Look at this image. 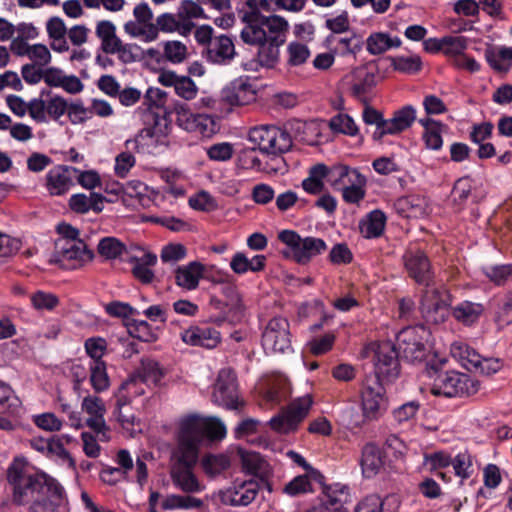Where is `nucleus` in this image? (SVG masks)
I'll return each instance as SVG.
<instances>
[{
	"instance_id": "obj_1",
	"label": "nucleus",
	"mask_w": 512,
	"mask_h": 512,
	"mask_svg": "<svg viewBox=\"0 0 512 512\" xmlns=\"http://www.w3.org/2000/svg\"><path fill=\"white\" fill-rule=\"evenodd\" d=\"M226 427L217 417L191 415L181 420L177 444L171 454L170 476L173 484L185 493H198L204 487L192 471L197 463L199 447L204 438L221 440Z\"/></svg>"
},
{
	"instance_id": "obj_2",
	"label": "nucleus",
	"mask_w": 512,
	"mask_h": 512,
	"mask_svg": "<svg viewBox=\"0 0 512 512\" xmlns=\"http://www.w3.org/2000/svg\"><path fill=\"white\" fill-rule=\"evenodd\" d=\"M7 479L13 486V498L24 505L32 501L30 512H57L65 502L64 488L43 472L31 471L23 457L13 460L7 470Z\"/></svg>"
},
{
	"instance_id": "obj_3",
	"label": "nucleus",
	"mask_w": 512,
	"mask_h": 512,
	"mask_svg": "<svg viewBox=\"0 0 512 512\" xmlns=\"http://www.w3.org/2000/svg\"><path fill=\"white\" fill-rule=\"evenodd\" d=\"M430 391L435 396L447 398L463 397L475 394L479 385L468 375L456 371H443L430 368Z\"/></svg>"
},
{
	"instance_id": "obj_4",
	"label": "nucleus",
	"mask_w": 512,
	"mask_h": 512,
	"mask_svg": "<svg viewBox=\"0 0 512 512\" xmlns=\"http://www.w3.org/2000/svg\"><path fill=\"white\" fill-rule=\"evenodd\" d=\"M278 238L288 248L285 255L302 265L309 263L314 257L322 254L327 249L323 239L311 236L301 237L293 230L281 231Z\"/></svg>"
},
{
	"instance_id": "obj_5",
	"label": "nucleus",
	"mask_w": 512,
	"mask_h": 512,
	"mask_svg": "<svg viewBox=\"0 0 512 512\" xmlns=\"http://www.w3.org/2000/svg\"><path fill=\"white\" fill-rule=\"evenodd\" d=\"M362 416L351 420L353 426H360L364 420H376L386 409L385 390L378 377H366L361 388Z\"/></svg>"
},
{
	"instance_id": "obj_6",
	"label": "nucleus",
	"mask_w": 512,
	"mask_h": 512,
	"mask_svg": "<svg viewBox=\"0 0 512 512\" xmlns=\"http://www.w3.org/2000/svg\"><path fill=\"white\" fill-rule=\"evenodd\" d=\"M249 140L267 154L285 153L292 147V136L287 128L261 125L249 131Z\"/></svg>"
},
{
	"instance_id": "obj_7",
	"label": "nucleus",
	"mask_w": 512,
	"mask_h": 512,
	"mask_svg": "<svg viewBox=\"0 0 512 512\" xmlns=\"http://www.w3.org/2000/svg\"><path fill=\"white\" fill-rule=\"evenodd\" d=\"M426 287L420 302L422 317L429 324H441L450 315V294L444 287Z\"/></svg>"
},
{
	"instance_id": "obj_8",
	"label": "nucleus",
	"mask_w": 512,
	"mask_h": 512,
	"mask_svg": "<svg viewBox=\"0 0 512 512\" xmlns=\"http://www.w3.org/2000/svg\"><path fill=\"white\" fill-rule=\"evenodd\" d=\"M261 343L266 354H283L291 351L288 320L281 316L270 319L263 330Z\"/></svg>"
},
{
	"instance_id": "obj_9",
	"label": "nucleus",
	"mask_w": 512,
	"mask_h": 512,
	"mask_svg": "<svg viewBox=\"0 0 512 512\" xmlns=\"http://www.w3.org/2000/svg\"><path fill=\"white\" fill-rule=\"evenodd\" d=\"M312 404L313 400L309 394L295 399L282 414L270 419V426L280 433H289L295 430L308 415Z\"/></svg>"
},
{
	"instance_id": "obj_10",
	"label": "nucleus",
	"mask_w": 512,
	"mask_h": 512,
	"mask_svg": "<svg viewBox=\"0 0 512 512\" xmlns=\"http://www.w3.org/2000/svg\"><path fill=\"white\" fill-rule=\"evenodd\" d=\"M212 401L230 410H237L243 405L239 400L237 378L231 369L224 368L219 371L212 392Z\"/></svg>"
},
{
	"instance_id": "obj_11",
	"label": "nucleus",
	"mask_w": 512,
	"mask_h": 512,
	"mask_svg": "<svg viewBox=\"0 0 512 512\" xmlns=\"http://www.w3.org/2000/svg\"><path fill=\"white\" fill-rule=\"evenodd\" d=\"M55 256L63 267L77 269L93 259V252L82 240H57Z\"/></svg>"
},
{
	"instance_id": "obj_12",
	"label": "nucleus",
	"mask_w": 512,
	"mask_h": 512,
	"mask_svg": "<svg viewBox=\"0 0 512 512\" xmlns=\"http://www.w3.org/2000/svg\"><path fill=\"white\" fill-rule=\"evenodd\" d=\"M426 335L427 331L422 325L402 329L397 335V347L401 356L410 362L423 360L426 354Z\"/></svg>"
},
{
	"instance_id": "obj_13",
	"label": "nucleus",
	"mask_w": 512,
	"mask_h": 512,
	"mask_svg": "<svg viewBox=\"0 0 512 512\" xmlns=\"http://www.w3.org/2000/svg\"><path fill=\"white\" fill-rule=\"evenodd\" d=\"M81 409L88 415L85 421L86 426L97 434L100 441H108L110 436L109 428L104 419L106 407L103 400L97 395L88 394L82 400Z\"/></svg>"
},
{
	"instance_id": "obj_14",
	"label": "nucleus",
	"mask_w": 512,
	"mask_h": 512,
	"mask_svg": "<svg viewBox=\"0 0 512 512\" xmlns=\"http://www.w3.org/2000/svg\"><path fill=\"white\" fill-rule=\"evenodd\" d=\"M176 123L183 130L209 137L215 132L214 119L206 114H194L187 105L181 104L175 108Z\"/></svg>"
},
{
	"instance_id": "obj_15",
	"label": "nucleus",
	"mask_w": 512,
	"mask_h": 512,
	"mask_svg": "<svg viewBox=\"0 0 512 512\" xmlns=\"http://www.w3.org/2000/svg\"><path fill=\"white\" fill-rule=\"evenodd\" d=\"M260 484L255 480H236L226 489L219 491L220 501L230 506H247L259 493Z\"/></svg>"
},
{
	"instance_id": "obj_16",
	"label": "nucleus",
	"mask_w": 512,
	"mask_h": 512,
	"mask_svg": "<svg viewBox=\"0 0 512 512\" xmlns=\"http://www.w3.org/2000/svg\"><path fill=\"white\" fill-rule=\"evenodd\" d=\"M375 374L368 377H378L388 381L395 379L399 374L398 353L395 347L385 342L378 346L374 354Z\"/></svg>"
},
{
	"instance_id": "obj_17",
	"label": "nucleus",
	"mask_w": 512,
	"mask_h": 512,
	"mask_svg": "<svg viewBox=\"0 0 512 512\" xmlns=\"http://www.w3.org/2000/svg\"><path fill=\"white\" fill-rule=\"evenodd\" d=\"M78 169L72 166L56 165L45 175V188L51 196H63L74 186Z\"/></svg>"
},
{
	"instance_id": "obj_18",
	"label": "nucleus",
	"mask_w": 512,
	"mask_h": 512,
	"mask_svg": "<svg viewBox=\"0 0 512 512\" xmlns=\"http://www.w3.org/2000/svg\"><path fill=\"white\" fill-rule=\"evenodd\" d=\"M405 269L418 284L429 286L433 272L427 255L419 249H409L403 255Z\"/></svg>"
},
{
	"instance_id": "obj_19",
	"label": "nucleus",
	"mask_w": 512,
	"mask_h": 512,
	"mask_svg": "<svg viewBox=\"0 0 512 512\" xmlns=\"http://www.w3.org/2000/svg\"><path fill=\"white\" fill-rule=\"evenodd\" d=\"M181 340L189 346L214 349L221 342V333L208 325H193L180 333Z\"/></svg>"
},
{
	"instance_id": "obj_20",
	"label": "nucleus",
	"mask_w": 512,
	"mask_h": 512,
	"mask_svg": "<svg viewBox=\"0 0 512 512\" xmlns=\"http://www.w3.org/2000/svg\"><path fill=\"white\" fill-rule=\"evenodd\" d=\"M222 100L231 106L248 105L256 100V91L248 78H237L221 92Z\"/></svg>"
},
{
	"instance_id": "obj_21",
	"label": "nucleus",
	"mask_w": 512,
	"mask_h": 512,
	"mask_svg": "<svg viewBox=\"0 0 512 512\" xmlns=\"http://www.w3.org/2000/svg\"><path fill=\"white\" fill-rule=\"evenodd\" d=\"M201 55L211 64L227 65L234 59L236 51L232 39L221 34L205 50H201Z\"/></svg>"
},
{
	"instance_id": "obj_22",
	"label": "nucleus",
	"mask_w": 512,
	"mask_h": 512,
	"mask_svg": "<svg viewBox=\"0 0 512 512\" xmlns=\"http://www.w3.org/2000/svg\"><path fill=\"white\" fill-rule=\"evenodd\" d=\"M45 84L51 88H61L71 95L80 94L84 90V84L78 76L53 66L48 67Z\"/></svg>"
},
{
	"instance_id": "obj_23",
	"label": "nucleus",
	"mask_w": 512,
	"mask_h": 512,
	"mask_svg": "<svg viewBox=\"0 0 512 512\" xmlns=\"http://www.w3.org/2000/svg\"><path fill=\"white\" fill-rule=\"evenodd\" d=\"M158 82L165 87H173L175 93L185 100L194 99L198 93V87L190 77L179 76L173 71L160 72Z\"/></svg>"
},
{
	"instance_id": "obj_24",
	"label": "nucleus",
	"mask_w": 512,
	"mask_h": 512,
	"mask_svg": "<svg viewBox=\"0 0 512 512\" xmlns=\"http://www.w3.org/2000/svg\"><path fill=\"white\" fill-rule=\"evenodd\" d=\"M262 28L266 34L265 41L284 44L289 32L288 21L280 15H261Z\"/></svg>"
},
{
	"instance_id": "obj_25",
	"label": "nucleus",
	"mask_w": 512,
	"mask_h": 512,
	"mask_svg": "<svg viewBox=\"0 0 512 512\" xmlns=\"http://www.w3.org/2000/svg\"><path fill=\"white\" fill-rule=\"evenodd\" d=\"M204 270L203 264L197 261L179 266L175 270V283L182 289L195 290L203 277Z\"/></svg>"
},
{
	"instance_id": "obj_26",
	"label": "nucleus",
	"mask_w": 512,
	"mask_h": 512,
	"mask_svg": "<svg viewBox=\"0 0 512 512\" xmlns=\"http://www.w3.org/2000/svg\"><path fill=\"white\" fill-rule=\"evenodd\" d=\"M363 176L356 168L347 165L337 164L327 166V182L336 191H341L355 180Z\"/></svg>"
},
{
	"instance_id": "obj_27",
	"label": "nucleus",
	"mask_w": 512,
	"mask_h": 512,
	"mask_svg": "<svg viewBox=\"0 0 512 512\" xmlns=\"http://www.w3.org/2000/svg\"><path fill=\"white\" fill-rule=\"evenodd\" d=\"M116 462L119 467H107L102 470L100 478L103 482L113 485L125 477L134 467L131 454L126 449H121L116 455Z\"/></svg>"
},
{
	"instance_id": "obj_28",
	"label": "nucleus",
	"mask_w": 512,
	"mask_h": 512,
	"mask_svg": "<svg viewBox=\"0 0 512 512\" xmlns=\"http://www.w3.org/2000/svg\"><path fill=\"white\" fill-rule=\"evenodd\" d=\"M67 27L62 18L58 16L50 17L46 22V32L50 40L52 50L58 53H64L69 50L66 39Z\"/></svg>"
},
{
	"instance_id": "obj_29",
	"label": "nucleus",
	"mask_w": 512,
	"mask_h": 512,
	"mask_svg": "<svg viewBox=\"0 0 512 512\" xmlns=\"http://www.w3.org/2000/svg\"><path fill=\"white\" fill-rule=\"evenodd\" d=\"M104 200V196L98 193H78L70 197L69 206L72 211L79 214H85L90 210L100 213L104 209Z\"/></svg>"
},
{
	"instance_id": "obj_30",
	"label": "nucleus",
	"mask_w": 512,
	"mask_h": 512,
	"mask_svg": "<svg viewBox=\"0 0 512 512\" xmlns=\"http://www.w3.org/2000/svg\"><path fill=\"white\" fill-rule=\"evenodd\" d=\"M383 466L384 461L380 449L373 444L365 445L361 456V467L364 477L372 478L376 476Z\"/></svg>"
},
{
	"instance_id": "obj_31",
	"label": "nucleus",
	"mask_w": 512,
	"mask_h": 512,
	"mask_svg": "<svg viewBox=\"0 0 512 512\" xmlns=\"http://www.w3.org/2000/svg\"><path fill=\"white\" fill-rule=\"evenodd\" d=\"M376 85V76L367 68L360 67L353 71L350 84L353 96L362 99Z\"/></svg>"
},
{
	"instance_id": "obj_32",
	"label": "nucleus",
	"mask_w": 512,
	"mask_h": 512,
	"mask_svg": "<svg viewBox=\"0 0 512 512\" xmlns=\"http://www.w3.org/2000/svg\"><path fill=\"white\" fill-rule=\"evenodd\" d=\"M95 35L100 40L101 49L109 54L122 40L117 36V28L110 20H100L95 26Z\"/></svg>"
},
{
	"instance_id": "obj_33",
	"label": "nucleus",
	"mask_w": 512,
	"mask_h": 512,
	"mask_svg": "<svg viewBox=\"0 0 512 512\" xmlns=\"http://www.w3.org/2000/svg\"><path fill=\"white\" fill-rule=\"evenodd\" d=\"M416 119V110L408 105L394 113L391 119L387 120L384 131L387 135H394L408 129Z\"/></svg>"
},
{
	"instance_id": "obj_34",
	"label": "nucleus",
	"mask_w": 512,
	"mask_h": 512,
	"mask_svg": "<svg viewBox=\"0 0 512 512\" xmlns=\"http://www.w3.org/2000/svg\"><path fill=\"white\" fill-rule=\"evenodd\" d=\"M350 500L349 489L340 483L325 488L321 506L328 507L331 512H341V507Z\"/></svg>"
},
{
	"instance_id": "obj_35",
	"label": "nucleus",
	"mask_w": 512,
	"mask_h": 512,
	"mask_svg": "<svg viewBox=\"0 0 512 512\" xmlns=\"http://www.w3.org/2000/svg\"><path fill=\"white\" fill-rule=\"evenodd\" d=\"M402 44L399 37H392L387 33H372L366 40V49L371 55H380L390 50L398 48Z\"/></svg>"
},
{
	"instance_id": "obj_36",
	"label": "nucleus",
	"mask_w": 512,
	"mask_h": 512,
	"mask_svg": "<svg viewBox=\"0 0 512 512\" xmlns=\"http://www.w3.org/2000/svg\"><path fill=\"white\" fill-rule=\"evenodd\" d=\"M484 311L483 305L471 301H463L452 308L450 313L458 322L470 326L478 321Z\"/></svg>"
},
{
	"instance_id": "obj_37",
	"label": "nucleus",
	"mask_w": 512,
	"mask_h": 512,
	"mask_svg": "<svg viewBox=\"0 0 512 512\" xmlns=\"http://www.w3.org/2000/svg\"><path fill=\"white\" fill-rule=\"evenodd\" d=\"M385 223V214L380 210H374L360 223V232L365 238H377L383 233Z\"/></svg>"
},
{
	"instance_id": "obj_38",
	"label": "nucleus",
	"mask_w": 512,
	"mask_h": 512,
	"mask_svg": "<svg viewBox=\"0 0 512 512\" xmlns=\"http://www.w3.org/2000/svg\"><path fill=\"white\" fill-rule=\"evenodd\" d=\"M451 354L458 359L464 368L475 371V367L479 364L481 355L462 342H454L451 344Z\"/></svg>"
},
{
	"instance_id": "obj_39",
	"label": "nucleus",
	"mask_w": 512,
	"mask_h": 512,
	"mask_svg": "<svg viewBox=\"0 0 512 512\" xmlns=\"http://www.w3.org/2000/svg\"><path fill=\"white\" fill-rule=\"evenodd\" d=\"M324 178L327 179V166L316 164L309 169V175L302 181V187L309 194H319L324 189Z\"/></svg>"
},
{
	"instance_id": "obj_40",
	"label": "nucleus",
	"mask_w": 512,
	"mask_h": 512,
	"mask_svg": "<svg viewBox=\"0 0 512 512\" xmlns=\"http://www.w3.org/2000/svg\"><path fill=\"white\" fill-rule=\"evenodd\" d=\"M179 15L176 12L162 13L156 18V25L158 30L164 33H178L181 36H188L190 33L187 30V24L182 23Z\"/></svg>"
},
{
	"instance_id": "obj_41",
	"label": "nucleus",
	"mask_w": 512,
	"mask_h": 512,
	"mask_svg": "<svg viewBox=\"0 0 512 512\" xmlns=\"http://www.w3.org/2000/svg\"><path fill=\"white\" fill-rule=\"evenodd\" d=\"M240 457L242 468L246 473L258 477H264L267 474V463L259 453L240 450Z\"/></svg>"
},
{
	"instance_id": "obj_42",
	"label": "nucleus",
	"mask_w": 512,
	"mask_h": 512,
	"mask_svg": "<svg viewBox=\"0 0 512 512\" xmlns=\"http://www.w3.org/2000/svg\"><path fill=\"white\" fill-rule=\"evenodd\" d=\"M126 251V245L116 237H104L97 245L98 254L105 260L120 258Z\"/></svg>"
},
{
	"instance_id": "obj_43",
	"label": "nucleus",
	"mask_w": 512,
	"mask_h": 512,
	"mask_svg": "<svg viewBox=\"0 0 512 512\" xmlns=\"http://www.w3.org/2000/svg\"><path fill=\"white\" fill-rule=\"evenodd\" d=\"M90 384L96 393L107 390L110 386V380L104 361H90Z\"/></svg>"
},
{
	"instance_id": "obj_44",
	"label": "nucleus",
	"mask_w": 512,
	"mask_h": 512,
	"mask_svg": "<svg viewBox=\"0 0 512 512\" xmlns=\"http://www.w3.org/2000/svg\"><path fill=\"white\" fill-rule=\"evenodd\" d=\"M177 13L178 18L182 23L187 24V30L191 33L195 27L193 20L201 18L204 15V10L199 3L193 0H183L177 9Z\"/></svg>"
},
{
	"instance_id": "obj_45",
	"label": "nucleus",
	"mask_w": 512,
	"mask_h": 512,
	"mask_svg": "<svg viewBox=\"0 0 512 512\" xmlns=\"http://www.w3.org/2000/svg\"><path fill=\"white\" fill-rule=\"evenodd\" d=\"M164 375L165 371L157 361L150 358L141 361L139 377L143 382L158 385Z\"/></svg>"
},
{
	"instance_id": "obj_46",
	"label": "nucleus",
	"mask_w": 512,
	"mask_h": 512,
	"mask_svg": "<svg viewBox=\"0 0 512 512\" xmlns=\"http://www.w3.org/2000/svg\"><path fill=\"white\" fill-rule=\"evenodd\" d=\"M283 44L264 41L258 47L257 59L261 66L272 68L274 67L280 57V47Z\"/></svg>"
},
{
	"instance_id": "obj_47",
	"label": "nucleus",
	"mask_w": 512,
	"mask_h": 512,
	"mask_svg": "<svg viewBox=\"0 0 512 512\" xmlns=\"http://www.w3.org/2000/svg\"><path fill=\"white\" fill-rule=\"evenodd\" d=\"M451 466L455 476L460 478L461 483L469 479L474 473L473 458L467 451L459 452L452 457Z\"/></svg>"
},
{
	"instance_id": "obj_48",
	"label": "nucleus",
	"mask_w": 512,
	"mask_h": 512,
	"mask_svg": "<svg viewBox=\"0 0 512 512\" xmlns=\"http://www.w3.org/2000/svg\"><path fill=\"white\" fill-rule=\"evenodd\" d=\"M241 39L249 45L259 46L266 39V34L262 28L261 16L254 22L248 23L241 31Z\"/></svg>"
},
{
	"instance_id": "obj_49",
	"label": "nucleus",
	"mask_w": 512,
	"mask_h": 512,
	"mask_svg": "<svg viewBox=\"0 0 512 512\" xmlns=\"http://www.w3.org/2000/svg\"><path fill=\"white\" fill-rule=\"evenodd\" d=\"M486 59L490 66L497 71L506 72L509 70L512 61V48L502 47L498 52L487 51Z\"/></svg>"
},
{
	"instance_id": "obj_50",
	"label": "nucleus",
	"mask_w": 512,
	"mask_h": 512,
	"mask_svg": "<svg viewBox=\"0 0 512 512\" xmlns=\"http://www.w3.org/2000/svg\"><path fill=\"white\" fill-rule=\"evenodd\" d=\"M394 70L406 74H415L422 68V60L418 55L396 56L391 58Z\"/></svg>"
},
{
	"instance_id": "obj_51",
	"label": "nucleus",
	"mask_w": 512,
	"mask_h": 512,
	"mask_svg": "<svg viewBox=\"0 0 512 512\" xmlns=\"http://www.w3.org/2000/svg\"><path fill=\"white\" fill-rule=\"evenodd\" d=\"M286 54L288 65L300 66L309 59L311 52L306 44L292 41L287 45Z\"/></svg>"
},
{
	"instance_id": "obj_52",
	"label": "nucleus",
	"mask_w": 512,
	"mask_h": 512,
	"mask_svg": "<svg viewBox=\"0 0 512 512\" xmlns=\"http://www.w3.org/2000/svg\"><path fill=\"white\" fill-rule=\"evenodd\" d=\"M329 127L332 131L349 136L358 134V126L351 116L339 113L333 116L329 121Z\"/></svg>"
},
{
	"instance_id": "obj_53",
	"label": "nucleus",
	"mask_w": 512,
	"mask_h": 512,
	"mask_svg": "<svg viewBox=\"0 0 512 512\" xmlns=\"http://www.w3.org/2000/svg\"><path fill=\"white\" fill-rule=\"evenodd\" d=\"M163 56L173 64L182 63L187 55V46L181 41L172 40L163 42Z\"/></svg>"
},
{
	"instance_id": "obj_54",
	"label": "nucleus",
	"mask_w": 512,
	"mask_h": 512,
	"mask_svg": "<svg viewBox=\"0 0 512 512\" xmlns=\"http://www.w3.org/2000/svg\"><path fill=\"white\" fill-rule=\"evenodd\" d=\"M362 119L367 125H375L376 128L373 133L374 139H381L383 136L387 135V132L384 131L387 120L383 118L382 113L378 110L371 106H366L362 113Z\"/></svg>"
},
{
	"instance_id": "obj_55",
	"label": "nucleus",
	"mask_w": 512,
	"mask_h": 512,
	"mask_svg": "<svg viewBox=\"0 0 512 512\" xmlns=\"http://www.w3.org/2000/svg\"><path fill=\"white\" fill-rule=\"evenodd\" d=\"M202 466L208 475L216 476L229 468L230 460L224 454L207 455L202 460Z\"/></svg>"
},
{
	"instance_id": "obj_56",
	"label": "nucleus",
	"mask_w": 512,
	"mask_h": 512,
	"mask_svg": "<svg viewBox=\"0 0 512 512\" xmlns=\"http://www.w3.org/2000/svg\"><path fill=\"white\" fill-rule=\"evenodd\" d=\"M127 328L129 334L140 341L152 342L156 339V335L151 326L144 320H129L127 322Z\"/></svg>"
},
{
	"instance_id": "obj_57",
	"label": "nucleus",
	"mask_w": 512,
	"mask_h": 512,
	"mask_svg": "<svg viewBox=\"0 0 512 512\" xmlns=\"http://www.w3.org/2000/svg\"><path fill=\"white\" fill-rule=\"evenodd\" d=\"M31 305L37 311H52L58 304L56 295L38 290L30 295Z\"/></svg>"
},
{
	"instance_id": "obj_58",
	"label": "nucleus",
	"mask_w": 512,
	"mask_h": 512,
	"mask_svg": "<svg viewBox=\"0 0 512 512\" xmlns=\"http://www.w3.org/2000/svg\"><path fill=\"white\" fill-rule=\"evenodd\" d=\"M366 183V177L363 175L355 180L352 185L342 189L340 192L342 193L343 200L351 204L360 202L365 197Z\"/></svg>"
},
{
	"instance_id": "obj_59",
	"label": "nucleus",
	"mask_w": 512,
	"mask_h": 512,
	"mask_svg": "<svg viewBox=\"0 0 512 512\" xmlns=\"http://www.w3.org/2000/svg\"><path fill=\"white\" fill-rule=\"evenodd\" d=\"M496 322L501 328L512 324V290L499 300Z\"/></svg>"
},
{
	"instance_id": "obj_60",
	"label": "nucleus",
	"mask_w": 512,
	"mask_h": 512,
	"mask_svg": "<svg viewBox=\"0 0 512 512\" xmlns=\"http://www.w3.org/2000/svg\"><path fill=\"white\" fill-rule=\"evenodd\" d=\"M483 272L486 277L490 279V281L497 285L504 284L505 282L512 279L511 264L486 266L483 268Z\"/></svg>"
},
{
	"instance_id": "obj_61",
	"label": "nucleus",
	"mask_w": 512,
	"mask_h": 512,
	"mask_svg": "<svg viewBox=\"0 0 512 512\" xmlns=\"http://www.w3.org/2000/svg\"><path fill=\"white\" fill-rule=\"evenodd\" d=\"M325 27L334 34H342L350 29V19L347 11H341L339 14H331L325 19Z\"/></svg>"
},
{
	"instance_id": "obj_62",
	"label": "nucleus",
	"mask_w": 512,
	"mask_h": 512,
	"mask_svg": "<svg viewBox=\"0 0 512 512\" xmlns=\"http://www.w3.org/2000/svg\"><path fill=\"white\" fill-rule=\"evenodd\" d=\"M28 58L32 64L46 68L51 63L52 55L45 44L36 43L31 45Z\"/></svg>"
},
{
	"instance_id": "obj_63",
	"label": "nucleus",
	"mask_w": 512,
	"mask_h": 512,
	"mask_svg": "<svg viewBox=\"0 0 512 512\" xmlns=\"http://www.w3.org/2000/svg\"><path fill=\"white\" fill-rule=\"evenodd\" d=\"M311 490V481L307 475H300L288 482L284 488L283 493L295 497L307 493Z\"/></svg>"
},
{
	"instance_id": "obj_64",
	"label": "nucleus",
	"mask_w": 512,
	"mask_h": 512,
	"mask_svg": "<svg viewBox=\"0 0 512 512\" xmlns=\"http://www.w3.org/2000/svg\"><path fill=\"white\" fill-rule=\"evenodd\" d=\"M445 126L442 124H432L428 131H424L423 140L428 149L440 150L443 145L442 133Z\"/></svg>"
}]
</instances>
